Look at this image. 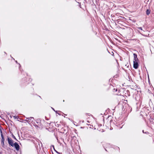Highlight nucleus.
<instances>
[{"label":"nucleus","instance_id":"f257e3e1","mask_svg":"<svg viewBox=\"0 0 154 154\" xmlns=\"http://www.w3.org/2000/svg\"><path fill=\"white\" fill-rule=\"evenodd\" d=\"M7 140H8V143L10 146L15 147L17 151H19L20 149V146L19 144L16 142L14 143V141L10 137H8Z\"/></svg>","mask_w":154,"mask_h":154},{"label":"nucleus","instance_id":"f03ea898","mask_svg":"<svg viewBox=\"0 0 154 154\" xmlns=\"http://www.w3.org/2000/svg\"><path fill=\"white\" fill-rule=\"evenodd\" d=\"M35 127L37 128H42V125L40 122V121L39 119H38L36 120L35 123Z\"/></svg>","mask_w":154,"mask_h":154},{"label":"nucleus","instance_id":"7ed1b4c3","mask_svg":"<svg viewBox=\"0 0 154 154\" xmlns=\"http://www.w3.org/2000/svg\"><path fill=\"white\" fill-rule=\"evenodd\" d=\"M133 63L134 68L135 69H137L138 68V61H133Z\"/></svg>","mask_w":154,"mask_h":154},{"label":"nucleus","instance_id":"20e7f679","mask_svg":"<svg viewBox=\"0 0 154 154\" xmlns=\"http://www.w3.org/2000/svg\"><path fill=\"white\" fill-rule=\"evenodd\" d=\"M4 141H5L4 137L2 138L1 142V145H2V146L3 148H5Z\"/></svg>","mask_w":154,"mask_h":154},{"label":"nucleus","instance_id":"39448f33","mask_svg":"<svg viewBox=\"0 0 154 154\" xmlns=\"http://www.w3.org/2000/svg\"><path fill=\"white\" fill-rule=\"evenodd\" d=\"M134 60L133 61H138V59L137 57V55L136 54H134Z\"/></svg>","mask_w":154,"mask_h":154},{"label":"nucleus","instance_id":"423d86ee","mask_svg":"<svg viewBox=\"0 0 154 154\" xmlns=\"http://www.w3.org/2000/svg\"><path fill=\"white\" fill-rule=\"evenodd\" d=\"M146 14L147 15H149L150 13V11L148 9H147L146 11Z\"/></svg>","mask_w":154,"mask_h":154},{"label":"nucleus","instance_id":"0eeeda50","mask_svg":"<svg viewBox=\"0 0 154 154\" xmlns=\"http://www.w3.org/2000/svg\"><path fill=\"white\" fill-rule=\"evenodd\" d=\"M1 135L2 138L4 137L2 132L1 130L0 131Z\"/></svg>","mask_w":154,"mask_h":154},{"label":"nucleus","instance_id":"6e6552de","mask_svg":"<svg viewBox=\"0 0 154 154\" xmlns=\"http://www.w3.org/2000/svg\"><path fill=\"white\" fill-rule=\"evenodd\" d=\"M110 124L111 125H112V123H114V122H113V121L112 120H111L110 121Z\"/></svg>","mask_w":154,"mask_h":154},{"label":"nucleus","instance_id":"1a4fd4ad","mask_svg":"<svg viewBox=\"0 0 154 154\" xmlns=\"http://www.w3.org/2000/svg\"><path fill=\"white\" fill-rule=\"evenodd\" d=\"M52 146L53 147V149H54V150L57 153H58V154H60V153H59V152H58L57 151H56L55 150V149H54V145H52Z\"/></svg>","mask_w":154,"mask_h":154},{"label":"nucleus","instance_id":"9d476101","mask_svg":"<svg viewBox=\"0 0 154 154\" xmlns=\"http://www.w3.org/2000/svg\"><path fill=\"white\" fill-rule=\"evenodd\" d=\"M13 117L14 119H18V117L16 116H14Z\"/></svg>","mask_w":154,"mask_h":154},{"label":"nucleus","instance_id":"9b49d317","mask_svg":"<svg viewBox=\"0 0 154 154\" xmlns=\"http://www.w3.org/2000/svg\"><path fill=\"white\" fill-rule=\"evenodd\" d=\"M34 118L33 117H31L30 121H32V122H33V121H34Z\"/></svg>","mask_w":154,"mask_h":154},{"label":"nucleus","instance_id":"f8f14e48","mask_svg":"<svg viewBox=\"0 0 154 154\" xmlns=\"http://www.w3.org/2000/svg\"><path fill=\"white\" fill-rule=\"evenodd\" d=\"M117 91V89H115V88L113 89V91Z\"/></svg>","mask_w":154,"mask_h":154},{"label":"nucleus","instance_id":"ddd939ff","mask_svg":"<svg viewBox=\"0 0 154 154\" xmlns=\"http://www.w3.org/2000/svg\"><path fill=\"white\" fill-rule=\"evenodd\" d=\"M138 29H140V30H143L142 28L141 27H139L138 28Z\"/></svg>","mask_w":154,"mask_h":154},{"label":"nucleus","instance_id":"4468645a","mask_svg":"<svg viewBox=\"0 0 154 154\" xmlns=\"http://www.w3.org/2000/svg\"><path fill=\"white\" fill-rule=\"evenodd\" d=\"M51 108L53 109V110H54L55 112L56 113H57V111H56L52 107H51Z\"/></svg>","mask_w":154,"mask_h":154},{"label":"nucleus","instance_id":"2eb2a0df","mask_svg":"<svg viewBox=\"0 0 154 154\" xmlns=\"http://www.w3.org/2000/svg\"><path fill=\"white\" fill-rule=\"evenodd\" d=\"M31 117H28V120L30 121Z\"/></svg>","mask_w":154,"mask_h":154},{"label":"nucleus","instance_id":"dca6fc26","mask_svg":"<svg viewBox=\"0 0 154 154\" xmlns=\"http://www.w3.org/2000/svg\"><path fill=\"white\" fill-rule=\"evenodd\" d=\"M148 133H149V132H145V133L147 134H148Z\"/></svg>","mask_w":154,"mask_h":154},{"label":"nucleus","instance_id":"f3484780","mask_svg":"<svg viewBox=\"0 0 154 154\" xmlns=\"http://www.w3.org/2000/svg\"><path fill=\"white\" fill-rule=\"evenodd\" d=\"M13 137L14 138V139H16V137H15L14 135H13Z\"/></svg>","mask_w":154,"mask_h":154},{"label":"nucleus","instance_id":"a211bd4d","mask_svg":"<svg viewBox=\"0 0 154 154\" xmlns=\"http://www.w3.org/2000/svg\"><path fill=\"white\" fill-rule=\"evenodd\" d=\"M117 124L116 122H115V123H114V124H115V125H116V126H117V125H116V124Z\"/></svg>","mask_w":154,"mask_h":154},{"label":"nucleus","instance_id":"6ab92c4d","mask_svg":"<svg viewBox=\"0 0 154 154\" xmlns=\"http://www.w3.org/2000/svg\"><path fill=\"white\" fill-rule=\"evenodd\" d=\"M142 132H143V133H145V132H144V130H143Z\"/></svg>","mask_w":154,"mask_h":154},{"label":"nucleus","instance_id":"aec40b11","mask_svg":"<svg viewBox=\"0 0 154 154\" xmlns=\"http://www.w3.org/2000/svg\"><path fill=\"white\" fill-rule=\"evenodd\" d=\"M15 62H16V63H17V61H16H16H15Z\"/></svg>","mask_w":154,"mask_h":154},{"label":"nucleus","instance_id":"412c9836","mask_svg":"<svg viewBox=\"0 0 154 154\" xmlns=\"http://www.w3.org/2000/svg\"><path fill=\"white\" fill-rule=\"evenodd\" d=\"M26 119H28V117H26Z\"/></svg>","mask_w":154,"mask_h":154},{"label":"nucleus","instance_id":"4be33fe9","mask_svg":"<svg viewBox=\"0 0 154 154\" xmlns=\"http://www.w3.org/2000/svg\"><path fill=\"white\" fill-rule=\"evenodd\" d=\"M26 121H27V122H28V121H29V120H26Z\"/></svg>","mask_w":154,"mask_h":154},{"label":"nucleus","instance_id":"5701e85b","mask_svg":"<svg viewBox=\"0 0 154 154\" xmlns=\"http://www.w3.org/2000/svg\"><path fill=\"white\" fill-rule=\"evenodd\" d=\"M12 58H13V59H14H14L13 58V57H12Z\"/></svg>","mask_w":154,"mask_h":154},{"label":"nucleus","instance_id":"b1692460","mask_svg":"<svg viewBox=\"0 0 154 154\" xmlns=\"http://www.w3.org/2000/svg\"><path fill=\"white\" fill-rule=\"evenodd\" d=\"M57 113L58 114V115H60V114L59 113Z\"/></svg>","mask_w":154,"mask_h":154},{"label":"nucleus","instance_id":"393cba45","mask_svg":"<svg viewBox=\"0 0 154 154\" xmlns=\"http://www.w3.org/2000/svg\"><path fill=\"white\" fill-rule=\"evenodd\" d=\"M87 122H89H89L88 121H87Z\"/></svg>","mask_w":154,"mask_h":154}]
</instances>
